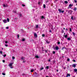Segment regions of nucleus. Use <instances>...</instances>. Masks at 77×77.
Listing matches in <instances>:
<instances>
[{
    "mask_svg": "<svg viewBox=\"0 0 77 77\" xmlns=\"http://www.w3.org/2000/svg\"><path fill=\"white\" fill-rule=\"evenodd\" d=\"M64 36L65 38H67V35H65Z\"/></svg>",
    "mask_w": 77,
    "mask_h": 77,
    "instance_id": "31",
    "label": "nucleus"
},
{
    "mask_svg": "<svg viewBox=\"0 0 77 77\" xmlns=\"http://www.w3.org/2000/svg\"><path fill=\"white\" fill-rule=\"evenodd\" d=\"M36 28H38V25H36Z\"/></svg>",
    "mask_w": 77,
    "mask_h": 77,
    "instance_id": "23",
    "label": "nucleus"
},
{
    "mask_svg": "<svg viewBox=\"0 0 77 77\" xmlns=\"http://www.w3.org/2000/svg\"><path fill=\"white\" fill-rule=\"evenodd\" d=\"M50 32H51V31H50Z\"/></svg>",
    "mask_w": 77,
    "mask_h": 77,
    "instance_id": "59",
    "label": "nucleus"
},
{
    "mask_svg": "<svg viewBox=\"0 0 77 77\" xmlns=\"http://www.w3.org/2000/svg\"><path fill=\"white\" fill-rule=\"evenodd\" d=\"M65 28H63V30H65Z\"/></svg>",
    "mask_w": 77,
    "mask_h": 77,
    "instance_id": "57",
    "label": "nucleus"
},
{
    "mask_svg": "<svg viewBox=\"0 0 77 77\" xmlns=\"http://www.w3.org/2000/svg\"><path fill=\"white\" fill-rule=\"evenodd\" d=\"M64 48H65V47H63V48L62 49V50H63V49H64Z\"/></svg>",
    "mask_w": 77,
    "mask_h": 77,
    "instance_id": "33",
    "label": "nucleus"
},
{
    "mask_svg": "<svg viewBox=\"0 0 77 77\" xmlns=\"http://www.w3.org/2000/svg\"><path fill=\"white\" fill-rule=\"evenodd\" d=\"M42 37H44L45 36V35H44V34H42Z\"/></svg>",
    "mask_w": 77,
    "mask_h": 77,
    "instance_id": "25",
    "label": "nucleus"
},
{
    "mask_svg": "<svg viewBox=\"0 0 77 77\" xmlns=\"http://www.w3.org/2000/svg\"><path fill=\"white\" fill-rule=\"evenodd\" d=\"M74 1L75 2V3H77V0H74Z\"/></svg>",
    "mask_w": 77,
    "mask_h": 77,
    "instance_id": "30",
    "label": "nucleus"
},
{
    "mask_svg": "<svg viewBox=\"0 0 77 77\" xmlns=\"http://www.w3.org/2000/svg\"><path fill=\"white\" fill-rule=\"evenodd\" d=\"M65 68H66V67H64V69H65Z\"/></svg>",
    "mask_w": 77,
    "mask_h": 77,
    "instance_id": "56",
    "label": "nucleus"
},
{
    "mask_svg": "<svg viewBox=\"0 0 77 77\" xmlns=\"http://www.w3.org/2000/svg\"><path fill=\"white\" fill-rule=\"evenodd\" d=\"M74 11H76L77 10V8H74Z\"/></svg>",
    "mask_w": 77,
    "mask_h": 77,
    "instance_id": "11",
    "label": "nucleus"
},
{
    "mask_svg": "<svg viewBox=\"0 0 77 77\" xmlns=\"http://www.w3.org/2000/svg\"><path fill=\"white\" fill-rule=\"evenodd\" d=\"M12 59L13 60H14V59H15V57H12Z\"/></svg>",
    "mask_w": 77,
    "mask_h": 77,
    "instance_id": "18",
    "label": "nucleus"
},
{
    "mask_svg": "<svg viewBox=\"0 0 77 77\" xmlns=\"http://www.w3.org/2000/svg\"><path fill=\"white\" fill-rule=\"evenodd\" d=\"M34 36L35 38H37L38 37V35H37V34H36V33H34Z\"/></svg>",
    "mask_w": 77,
    "mask_h": 77,
    "instance_id": "2",
    "label": "nucleus"
},
{
    "mask_svg": "<svg viewBox=\"0 0 77 77\" xmlns=\"http://www.w3.org/2000/svg\"><path fill=\"white\" fill-rule=\"evenodd\" d=\"M5 44H8V41H5Z\"/></svg>",
    "mask_w": 77,
    "mask_h": 77,
    "instance_id": "37",
    "label": "nucleus"
},
{
    "mask_svg": "<svg viewBox=\"0 0 77 77\" xmlns=\"http://www.w3.org/2000/svg\"><path fill=\"white\" fill-rule=\"evenodd\" d=\"M73 62H75V60H73Z\"/></svg>",
    "mask_w": 77,
    "mask_h": 77,
    "instance_id": "53",
    "label": "nucleus"
},
{
    "mask_svg": "<svg viewBox=\"0 0 77 77\" xmlns=\"http://www.w3.org/2000/svg\"><path fill=\"white\" fill-rule=\"evenodd\" d=\"M6 29H9V27H6Z\"/></svg>",
    "mask_w": 77,
    "mask_h": 77,
    "instance_id": "40",
    "label": "nucleus"
},
{
    "mask_svg": "<svg viewBox=\"0 0 77 77\" xmlns=\"http://www.w3.org/2000/svg\"><path fill=\"white\" fill-rule=\"evenodd\" d=\"M44 48L43 47H42V48Z\"/></svg>",
    "mask_w": 77,
    "mask_h": 77,
    "instance_id": "60",
    "label": "nucleus"
},
{
    "mask_svg": "<svg viewBox=\"0 0 77 77\" xmlns=\"http://www.w3.org/2000/svg\"><path fill=\"white\" fill-rule=\"evenodd\" d=\"M57 72H58V70H57Z\"/></svg>",
    "mask_w": 77,
    "mask_h": 77,
    "instance_id": "58",
    "label": "nucleus"
},
{
    "mask_svg": "<svg viewBox=\"0 0 77 77\" xmlns=\"http://www.w3.org/2000/svg\"><path fill=\"white\" fill-rule=\"evenodd\" d=\"M10 68H11V69L14 68V67H13V66H10Z\"/></svg>",
    "mask_w": 77,
    "mask_h": 77,
    "instance_id": "16",
    "label": "nucleus"
},
{
    "mask_svg": "<svg viewBox=\"0 0 77 77\" xmlns=\"http://www.w3.org/2000/svg\"><path fill=\"white\" fill-rule=\"evenodd\" d=\"M53 54H55V51H54L53 52Z\"/></svg>",
    "mask_w": 77,
    "mask_h": 77,
    "instance_id": "43",
    "label": "nucleus"
},
{
    "mask_svg": "<svg viewBox=\"0 0 77 77\" xmlns=\"http://www.w3.org/2000/svg\"><path fill=\"white\" fill-rule=\"evenodd\" d=\"M46 42L47 43V44H48L49 43V42H48V41H46Z\"/></svg>",
    "mask_w": 77,
    "mask_h": 77,
    "instance_id": "27",
    "label": "nucleus"
},
{
    "mask_svg": "<svg viewBox=\"0 0 77 77\" xmlns=\"http://www.w3.org/2000/svg\"><path fill=\"white\" fill-rule=\"evenodd\" d=\"M70 11V12H71V13H70V14H72V10H69Z\"/></svg>",
    "mask_w": 77,
    "mask_h": 77,
    "instance_id": "14",
    "label": "nucleus"
},
{
    "mask_svg": "<svg viewBox=\"0 0 77 77\" xmlns=\"http://www.w3.org/2000/svg\"><path fill=\"white\" fill-rule=\"evenodd\" d=\"M75 66H76V65L75 64H73L72 65V67H74V68H75Z\"/></svg>",
    "mask_w": 77,
    "mask_h": 77,
    "instance_id": "7",
    "label": "nucleus"
},
{
    "mask_svg": "<svg viewBox=\"0 0 77 77\" xmlns=\"http://www.w3.org/2000/svg\"><path fill=\"white\" fill-rule=\"evenodd\" d=\"M19 16H20V17H22V14H19Z\"/></svg>",
    "mask_w": 77,
    "mask_h": 77,
    "instance_id": "26",
    "label": "nucleus"
},
{
    "mask_svg": "<svg viewBox=\"0 0 77 77\" xmlns=\"http://www.w3.org/2000/svg\"><path fill=\"white\" fill-rule=\"evenodd\" d=\"M13 64H14V63H10L9 64V65H8V66L10 67V66H12V65H13Z\"/></svg>",
    "mask_w": 77,
    "mask_h": 77,
    "instance_id": "3",
    "label": "nucleus"
},
{
    "mask_svg": "<svg viewBox=\"0 0 77 77\" xmlns=\"http://www.w3.org/2000/svg\"><path fill=\"white\" fill-rule=\"evenodd\" d=\"M0 53L1 54H2V51H0Z\"/></svg>",
    "mask_w": 77,
    "mask_h": 77,
    "instance_id": "45",
    "label": "nucleus"
},
{
    "mask_svg": "<svg viewBox=\"0 0 77 77\" xmlns=\"http://www.w3.org/2000/svg\"><path fill=\"white\" fill-rule=\"evenodd\" d=\"M39 3H40V2H39V3H38V4H39Z\"/></svg>",
    "mask_w": 77,
    "mask_h": 77,
    "instance_id": "63",
    "label": "nucleus"
},
{
    "mask_svg": "<svg viewBox=\"0 0 77 77\" xmlns=\"http://www.w3.org/2000/svg\"><path fill=\"white\" fill-rule=\"evenodd\" d=\"M3 6L5 8H6V7H8V5L7 4H6V5H5V4H3Z\"/></svg>",
    "mask_w": 77,
    "mask_h": 77,
    "instance_id": "4",
    "label": "nucleus"
},
{
    "mask_svg": "<svg viewBox=\"0 0 77 77\" xmlns=\"http://www.w3.org/2000/svg\"><path fill=\"white\" fill-rule=\"evenodd\" d=\"M69 31L70 32H71V31H72L71 28H69Z\"/></svg>",
    "mask_w": 77,
    "mask_h": 77,
    "instance_id": "32",
    "label": "nucleus"
},
{
    "mask_svg": "<svg viewBox=\"0 0 77 77\" xmlns=\"http://www.w3.org/2000/svg\"><path fill=\"white\" fill-rule=\"evenodd\" d=\"M73 35H75V33H74V32H72Z\"/></svg>",
    "mask_w": 77,
    "mask_h": 77,
    "instance_id": "42",
    "label": "nucleus"
},
{
    "mask_svg": "<svg viewBox=\"0 0 77 77\" xmlns=\"http://www.w3.org/2000/svg\"><path fill=\"white\" fill-rule=\"evenodd\" d=\"M2 62H3V63H5V60H2Z\"/></svg>",
    "mask_w": 77,
    "mask_h": 77,
    "instance_id": "29",
    "label": "nucleus"
},
{
    "mask_svg": "<svg viewBox=\"0 0 77 77\" xmlns=\"http://www.w3.org/2000/svg\"><path fill=\"white\" fill-rule=\"evenodd\" d=\"M55 49L57 50H59V48L57 46H56L55 47Z\"/></svg>",
    "mask_w": 77,
    "mask_h": 77,
    "instance_id": "8",
    "label": "nucleus"
},
{
    "mask_svg": "<svg viewBox=\"0 0 77 77\" xmlns=\"http://www.w3.org/2000/svg\"><path fill=\"white\" fill-rule=\"evenodd\" d=\"M22 41H25V39H22Z\"/></svg>",
    "mask_w": 77,
    "mask_h": 77,
    "instance_id": "35",
    "label": "nucleus"
},
{
    "mask_svg": "<svg viewBox=\"0 0 77 77\" xmlns=\"http://www.w3.org/2000/svg\"><path fill=\"white\" fill-rule=\"evenodd\" d=\"M69 12H70V11H68V13H69Z\"/></svg>",
    "mask_w": 77,
    "mask_h": 77,
    "instance_id": "54",
    "label": "nucleus"
},
{
    "mask_svg": "<svg viewBox=\"0 0 77 77\" xmlns=\"http://www.w3.org/2000/svg\"><path fill=\"white\" fill-rule=\"evenodd\" d=\"M58 44H60V42H58Z\"/></svg>",
    "mask_w": 77,
    "mask_h": 77,
    "instance_id": "49",
    "label": "nucleus"
},
{
    "mask_svg": "<svg viewBox=\"0 0 77 77\" xmlns=\"http://www.w3.org/2000/svg\"><path fill=\"white\" fill-rule=\"evenodd\" d=\"M73 77H75V76H73Z\"/></svg>",
    "mask_w": 77,
    "mask_h": 77,
    "instance_id": "64",
    "label": "nucleus"
},
{
    "mask_svg": "<svg viewBox=\"0 0 77 77\" xmlns=\"http://www.w3.org/2000/svg\"><path fill=\"white\" fill-rule=\"evenodd\" d=\"M43 7L44 8H45V5L44 4L43 5Z\"/></svg>",
    "mask_w": 77,
    "mask_h": 77,
    "instance_id": "21",
    "label": "nucleus"
},
{
    "mask_svg": "<svg viewBox=\"0 0 77 77\" xmlns=\"http://www.w3.org/2000/svg\"><path fill=\"white\" fill-rule=\"evenodd\" d=\"M66 31L68 30V29H67V28H66Z\"/></svg>",
    "mask_w": 77,
    "mask_h": 77,
    "instance_id": "51",
    "label": "nucleus"
},
{
    "mask_svg": "<svg viewBox=\"0 0 77 77\" xmlns=\"http://www.w3.org/2000/svg\"><path fill=\"white\" fill-rule=\"evenodd\" d=\"M45 52H46V53H47V50H45Z\"/></svg>",
    "mask_w": 77,
    "mask_h": 77,
    "instance_id": "52",
    "label": "nucleus"
},
{
    "mask_svg": "<svg viewBox=\"0 0 77 77\" xmlns=\"http://www.w3.org/2000/svg\"><path fill=\"white\" fill-rule=\"evenodd\" d=\"M68 40H69V41H70L71 40V38H67Z\"/></svg>",
    "mask_w": 77,
    "mask_h": 77,
    "instance_id": "15",
    "label": "nucleus"
},
{
    "mask_svg": "<svg viewBox=\"0 0 77 77\" xmlns=\"http://www.w3.org/2000/svg\"><path fill=\"white\" fill-rule=\"evenodd\" d=\"M22 6H25V5H22Z\"/></svg>",
    "mask_w": 77,
    "mask_h": 77,
    "instance_id": "50",
    "label": "nucleus"
},
{
    "mask_svg": "<svg viewBox=\"0 0 77 77\" xmlns=\"http://www.w3.org/2000/svg\"><path fill=\"white\" fill-rule=\"evenodd\" d=\"M0 21H1V19H0Z\"/></svg>",
    "mask_w": 77,
    "mask_h": 77,
    "instance_id": "62",
    "label": "nucleus"
},
{
    "mask_svg": "<svg viewBox=\"0 0 77 77\" xmlns=\"http://www.w3.org/2000/svg\"><path fill=\"white\" fill-rule=\"evenodd\" d=\"M4 57H6V54H5L4 55Z\"/></svg>",
    "mask_w": 77,
    "mask_h": 77,
    "instance_id": "41",
    "label": "nucleus"
},
{
    "mask_svg": "<svg viewBox=\"0 0 77 77\" xmlns=\"http://www.w3.org/2000/svg\"><path fill=\"white\" fill-rule=\"evenodd\" d=\"M73 6V5L70 4L69 6V7H68V9H69V8H71V7H72Z\"/></svg>",
    "mask_w": 77,
    "mask_h": 77,
    "instance_id": "1",
    "label": "nucleus"
},
{
    "mask_svg": "<svg viewBox=\"0 0 77 77\" xmlns=\"http://www.w3.org/2000/svg\"><path fill=\"white\" fill-rule=\"evenodd\" d=\"M64 3H66V4H67V3H68V2L67 1H65L64 2Z\"/></svg>",
    "mask_w": 77,
    "mask_h": 77,
    "instance_id": "20",
    "label": "nucleus"
},
{
    "mask_svg": "<svg viewBox=\"0 0 77 77\" xmlns=\"http://www.w3.org/2000/svg\"><path fill=\"white\" fill-rule=\"evenodd\" d=\"M67 61H69V58H68L67 60Z\"/></svg>",
    "mask_w": 77,
    "mask_h": 77,
    "instance_id": "38",
    "label": "nucleus"
},
{
    "mask_svg": "<svg viewBox=\"0 0 77 77\" xmlns=\"http://www.w3.org/2000/svg\"><path fill=\"white\" fill-rule=\"evenodd\" d=\"M71 19H72V20H73V17H71Z\"/></svg>",
    "mask_w": 77,
    "mask_h": 77,
    "instance_id": "39",
    "label": "nucleus"
},
{
    "mask_svg": "<svg viewBox=\"0 0 77 77\" xmlns=\"http://www.w3.org/2000/svg\"><path fill=\"white\" fill-rule=\"evenodd\" d=\"M19 38V35H17V38Z\"/></svg>",
    "mask_w": 77,
    "mask_h": 77,
    "instance_id": "47",
    "label": "nucleus"
},
{
    "mask_svg": "<svg viewBox=\"0 0 77 77\" xmlns=\"http://www.w3.org/2000/svg\"><path fill=\"white\" fill-rule=\"evenodd\" d=\"M33 71H34V70H33V69H32L31 71V72H33Z\"/></svg>",
    "mask_w": 77,
    "mask_h": 77,
    "instance_id": "24",
    "label": "nucleus"
},
{
    "mask_svg": "<svg viewBox=\"0 0 77 77\" xmlns=\"http://www.w3.org/2000/svg\"><path fill=\"white\" fill-rule=\"evenodd\" d=\"M3 22H4L5 23H7V21L6 20H3Z\"/></svg>",
    "mask_w": 77,
    "mask_h": 77,
    "instance_id": "5",
    "label": "nucleus"
},
{
    "mask_svg": "<svg viewBox=\"0 0 77 77\" xmlns=\"http://www.w3.org/2000/svg\"><path fill=\"white\" fill-rule=\"evenodd\" d=\"M64 32V31H63V30H62V33H63V32Z\"/></svg>",
    "mask_w": 77,
    "mask_h": 77,
    "instance_id": "48",
    "label": "nucleus"
},
{
    "mask_svg": "<svg viewBox=\"0 0 77 77\" xmlns=\"http://www.w3.org/2000/svg\"><path fill=\"white\" fill-rule=\"evenodd\" d=\"M74 70L75 71V72H77V69H74Z\"/></svg>",
    "mask_w": 77,
    "mask_h": 77,
    "instance_id": "17",
    "label": "nucleus"
},
{
    "mask_svg": "<svg viewBox=\"0 0 77 77\" xmlns=\"http://www.w3.org/2000/svg\"><path fill=\"white\" fill-rule=\"evenodd\" d=\"M58 11H59V12L60 13V12H62V10H60V9H59L58 10Z\"/></svg>",
    "mask_w": 77,
    "mask_h": 77,
    "instance_id": "9",
    "label": "nucleus"
},
{
    "mask_svg": "<svg viewBox=\"0 0 77 77\" xmlns=\"http://www.w3.org/2000/svg\"><path fill=\"white\" fill-rule=\"evenodd\" d=\"M41 18H44V16H42Z\"/></svg>",
    "mask_w": 77,
    "mask_h": 77,
    "instance_id": "28",
    "label": "nucleus"
},
{
    "mask_svg": "<svg viewBox=\"0 0 77 77\" xmlns=\"http://www.w3.org/2000/svg\"><path fill=\"white\" fill-rule=\"evenodd\" d=\"M61 12H62V13H63V12H64V11H62Z\"/></svg>",
    "mask_w": 77,
    "mask_h": 77,
    "instance_id": "46",
    "label": "nucleus"
},
{
    "mask_svg": "<svg viewBox=\"0 0 77 77\" xmlns=\"http://www.w3.org/2000/svg\"><path fill=\"white\" fill-rule=\"evenodd\" d=\"M7 20L8 22H9V18H7Z\"/></svg>",
    "mask_w": 77,
    "mask_h": 77,
    "instance_id": "12",
    "label": "nucleus"
},
{
    "mask_svg": "<svg viewBox=\"0 0 77 77\" xmlns=\"http://www.w3.org/2000/svg\"><path fill=\"white\" fill-rule=\"evenodd\" d=\"M51 61V60L50 59H49L48 60V62H50Z\"/></svg>",
    "mask_w": 77,
    "mask_h": 77,
    "instance_id": "44",
    "label": "nucleus"
},
{
    "mask_svg": "<svg viewBox=\"0 0 77 77\" xmlns=\"http://www.w3.org/2000/svg\"><path fill=\"white\" fill-rule=\"evenodd\" d=\"M2 74L3 75H6V74L4 73H2Z\"/></svg>",
    "mask_w": 77,
    "mask_h": 77,
    "instance_id": "22",
    "label": "nucleus"
},
{
    "mask_svg": "<svg viewBox=\"0 0 77 77\" xmlns=\"http://www.w3.org/2000/svg\"><path fill=\"white\" fill-rule=\"evenodd\" d=\"M24 59H25V58L23 57H22L21 58V59H22V60H24Z\"/></svg>",
    "mask_w": 77,
    "mask_h": 77,
    "instance_id": "6",
    "label": "nucleus"
},
{
    "mask_svg": "<svg viewBox=\"0 0 77 77\" xmlns=\"http://www.w3.org/2000/svg\"><path fill=\"white\" fill-rule=\"evenodd\" d=\"M69 76H70V74H67V77H68Z\"/></svg>",
    "mask_w": 77,
    "mask_h": 77,
    "instance_id": "13",
    "label": "nucleus"
},
{
    "mask_svg": "<svg viewBox=\"0 0 77 77\" xmlns=\"http://www.w3.org/2000/svg\"><path fill=\"white\" fill-rule=\"evenodd\" d=\"M5 47H8V45L6 44H5Z\"/></svg>",
    "mask_w": 77,
    "mask_h": 77,
    "instance_id": "34",
    "label": "nucleus"
},
{
    "mask_svg": "<svg viewBox=\"0 0 77 77\" xmlns=\"http://www.w3.org/2000/svg\"><path fill=\"white\" fill-rule=\"evenodd\" d=\"M26 62V61H23V63H24V62Z\"/></svg>",
    "mask_w": 77,
    "mask_h": 77,
    "instance_id": "55",
    "label": "nucleus"
},
{
    "mask_svg": "<svg viewBox=\"0 0 77 77\" xmlns=\"http://www.w3.org/2000/svg\"><path fill=\"white\" fill-rule=\"evenodd\" d=\"M46 68L47 69H48V68H49V67H48V66H46Z\"/></svg>",
    "mask_w": 77,
    "mask_h": 77,
    "instance_id": "36",
    "label": "nucleus"
},
{
    "mask_svg": "<svg viewBox=\"0 0 77 77\" xmlns=\"http://www.w3.org/2000/svg\"><path fill=\"white\" fill-rule=\"evenodd\" d=\"M2 50H3V48H2Z\"/></svg>",
    "mask_w": 77,
    "mask_h": 77,
    "instance_id": "61",
    "label": "nucleus"
},
{
    "mask_svg": "<svg viewBox=\"0 0 77 77\" xmlns=\"http://www.w3.org/2000/svg\"><path fill=\"white\" fill-rule=\"evenodd\" d=\"M42 69H44V67H42V68H41L40 70H42Z\"/></svg>",
    "mask_w": 77,
    "mask_h": 77,
    "instance_id": "19",
    "label": "nucleus"
},
{
    "mask_svg": "<svg viewBox=\"0 0 77 77\" xmlns=\"http://www.w3.org/2000/svg\"><path fill=\"white\" fill-rule=\"evenodd\" d=\"M35 57H36V58L38 59V58H39V57L37 55L35 56Z\"/></svg>",
    "mask_w": 77,
    "mask_h": 77,
    "instance_id": "10",
    "label": "nucleus"
}]
</instances>
